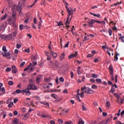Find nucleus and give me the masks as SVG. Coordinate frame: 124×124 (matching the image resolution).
<instances>
[{"label":"nucleus","mask_w":124,"mask_h":124,"mask_svg":"<svg viewBox=\"0 0 124 124\" xmlns=\"http://www.w3.org/2000/svg\"><path fill=\"white\" fill-rule=\"evenodd\" d=\"M23 26H24V29L25 30H29V29H30V27L29 26H28V25H27V24L23 25Z\"/></svg>","instance_id":"nucleus-43"},{"label":"nucleus","mask_w":124,"mask_h":124,"mask_svg":"<svg viewBox=\"0 0 124 124\" xmlns=\"http://www.w3.org/2000/svg\"><path fill=\"white\" fill-rule=\"evenodd\" d=\"M95 23V19H92L90 21L88 22V25L89 27L93 28V24Z\"/></svg>","instance_id":"nucleus-7"},{"label":"nucleus","mask_w":124,"mask_h":124,"mask_svg":"<svg viewBox=\"0 0 124 124\" xmlns=\"http://www.w3.org/2000/svg\"><path fill=\"white\" fill-rule=\"evenodd\" d=\"M102 47L103 49H108V50H107V54H108V55H109L108 48H107L105 46H102Z\"/></svg>","instance_id":"nucleus-30"},{"label":"nucleus","mask_w":124,"mask_h":124,"mask_svg":"<svg viewBox=\"0 0 124 124\" xmlns=\"http://www.w3.org/2000/svg\"><path fill=\"white\" fill-rule=\"evenodd\" d=\"M13 105H14V103H13V102H11L8 106V107H9V108H11L12 107V106H13Z\"/></svg>","instance_id":"nucleus-39"},{"label":"nucleus","mask_w":124,"mask_h":124,"mask_svg":"<svg viewBox=\"0 0 124 124\" xmlns=\"http://www.w3.org/2000/svg\"><path fill=\"white\" fill-rule=\"evenodd\" d=\"M95 81H96V83H100V84H101V83H102L101 79H99V78L96 79Z\"/></svg>","instance_id":"nucleus-37"},{"label":"nucleus","mask_w":124,"mask_h":124,"mask_svg":"<svg viewBox=\"0 0 124 124\" xmlns=\"http://www.w3.org/2000/svg\"><path fill=\"white\" fill-rule=\"evenodd\" d=\"M109 85H111L112 88H114V87L115 88V89H117V88H118V86H117V84H113L112 82H111L110 81H109Z\"/></svg>","instance_id":"nucleus-18"},{"label":"nucleus","mask_w":124,"mask_h":124,"mask_svg":"<svg viewBox=\"0 0 124 124\" xmlns=\"http://www.w3.org/2000/svg\"><path fill=\"white\" fill-rule=\"evenodd\" d=\"M39 103H40V104H43V105L45 106V107H49V103H47L46 102H42V101H40L39 102Z\"/></svg>","instance_id":"nucleus-10"},{"label":"nucleus","mask_w":124,"mask_h":124,"mask_svg":"<svg viewBox=\"0 0 124 124\" xmlns=\"http://www.w3.org/2000/svg\"><path fill=\"white\" fill-rule=\"evenodd\" d=\"M7 114L6 112H3V119H5V117H6Z\"/></svg>","instance_id":"nucleus-50"},{"label":"nucleus","mask_w":124,"mask_h":124,"mask_svg":"<svg viewBox=\"0 0 124 124\" xmlns=\"http://www.w3.org/2000/svg\"><path fill=\"white\" fill-rule=\"evenodd\" d=\"M87 58H93V54H89L86 56Z\"/></svg>","instance_id":"nucleus-56"},{"label":"nucleus","mask_w":124,"mask_h":124,"mask_svg":"<svg viewBox=\"0 0 124 124\" xmlns=\"http://www.w3.org/2000/svg\"><path fill=\"white\" fill-rule=\"evenodd\" d=\"M109 70L110 75V79L111 81H114V80H115L114 78V69L113 68V66L112 65H109Z\"/></svg>","instance_id":"nucleus-4"},{"label":"nucleus","mask_w":124,"mask_h":124,"mask_svg":"<svg viewBox=\"0 0 124 124\" xmlns=\"http://www.w3.org/2000/svg\"><path fill=\"white\" fill-rule=\"evenodd\" d=\"M92 89H93V90H96V89H97V86L95 84H93L92 86Z\"/></svg>","instance_id":"nucleus-29"},{"label":"nucleus","mask_w":124,"mask_h":124,"mask_svg":"<svg viewBox=\"0 0 124 124\" xmlns=\"http://www.w3.org/2000/svg\"><path fill=\"white\" fill-rule=\"evenodd\" d=\"M81 91H84L85 93H87L88 94L93 93V90H92L90 87H86V86L81 88Z\"/></svg>","instance_id":"nucleus-3"},{"label":"nucleus","mask_w":124,"mask_h":124,"mask_svg":"<svg viewBox=\"0 0 124 124\" xmlns=\"http://www.w3.org/2000/svg\"><path fill=\"white\" fill-rule=\"evenodd\" d=\"M20 110H21V112H23V113H26V108H20Z\"/></svg>","instance_id":"nucleus-41"},{"label":"nucleus","mask_w":124,"mask_h":124,"mask_svg":"<svg viewBox=\"0 0 124 124\" xmlns=\"http://www.w3.org/2000/svg\"><path fill=\"white\" fill-rule=\"evenodd\" d=\"M17 10L19 11V14L21 13V11H22V6L20 5V3H18V5L17 7Z\"/></svg>","instance_id":"nucleus-12"},{"label":"nucleus","mask_w":124,"mask_h":124,"mask_svg":"<svg viewBox=\"0 0 124 124\" xmlns=\"http://www.w3.org/2000/svg\"><path fill=\"white\" fill-rule=\"evenodd\" d=\"M90 14L94 16V17H97V18H100V15L99 14L96 15L95 14L90 12Z\"/></svg>","instance_id":"nucleus-15"},{"label":"nucleus","mask_w":124,"mask_h":124,"mask_svg":"<svg viewBox=\"0 0 124 124\" xmlns=\"http://www.w3.org/2000/svg\"><path fill=\"white\" fill-rule=\"evenodd\" d=\"M82 108L83 111H87V108L84 107V103H82Z\"/></svg>","instance_id":"nucleus-42"},{"label":"nucleus","mask_w":124,"mask_h":124,"mask_svg":"<svg viewBox=\"0 0 124 124\" xmlns=\"http://www.w3.org/2000/svg\"><path fill=\"white\" fill-rule=\"evenodd\" d=\"M21 117L22 119L24 120V121H27V120H28L29 118V117H30V113H27L26 114H22Z\"/></svg>","instance_id":"nucleus-6"},{"label":"nucleus","mask_w":124,"mask_h":124,"mask_svg":"<svg viewBox=\"0 0 124 124\" xmlns=\"http://www.w3.org/2000/svg\"><path fill=\"white\" fill-rule=\"evenodd\" d=\"M18 98H15L14 100V103H17V102H18Z\"/></svg>","instance_id":"nucleus-61"},{"label":"nucleus","mask_w":124,"mask_h":124,"mask_svg":"<svg viewBox=\"0 0 124 124\" xmlns=\"http://www.w3.org/2000/svg\"><path fill=\"white\" fill-rule=\"evenodd\" d=\"M42 23V22L41 21H40L39 23H38V29L39 30H40V28H41V23Z\"/></svg>","instance_id":"nucleus-46"},{"label":"nucleus","mask_w":124,"mask_h":124,"mask_svg":"<svg viewBox=\"0 0 124 124\" xmlns=\"http://www.w3.org/2000/svg\"><path fill=\"white\" fill-rule=\"evenodd\" d=\"M61 26H63V23H62V21H60L57 24V27H61Z\"/></svg>","instance_id":"nucleus-31"},{"label":"nucleus","mask_w":124,"mask_h":124,"mask_svg":"<svg viewBox=\"0 0 124 124\" xmlns=\"http://www.w3.org/2000/svg\"><path fill=\"white\" fill-rule=\"evenodd\" d=\"M10 55L11 54L10 53H9V52H6L5 54H3L2 55L3 57H6V58H8L9 59H10Z\"/></svg>","instance_id":"nucleus-14"},{"label":"nucleus","mask_w":124,"mask_h":124,"mask_svg":"<svg viewBox=\"0 0 124 124\" xmlns=\"http://www.w3.org/2000/svg\"><path fill=\"white\" fill-rule=\"evenodd\" d=\"M50 124H56V123L55 122V121L51 120L50 121Z\"/></svg>","instance_id":"nucleus-62"},{"label":"nucleus","mask_w":124,"mask_h":124,"mask_svg":"<svg viewBox=\"0 0 124 124\" xmlns=\"http://www.w3.org/2000/svg\"><path fill=\"white\" fill-rule=\"evenodd\" d=\"M89 81L91 83H94L95 82V80H94V78H91Z\"/></svg>","instance_id":"nucleus-55"},{"label":"nucleus","mask_w":124,"mask_h":124,"mask_svg":"<svg viewBox=\"0 0 124 124\" xmlns=\"http://www.w3.org/2000/svg\"><path fill=\"white\" fill-rule=\"evenodd\" d=\"M50 54H52L53 58H54V59H56V58L57 57V53L54 52L53 51H51V52H50Z\"/></svg>","instance_id":"nucleus-17"},{"label":"nucleus","mask_w":124,"mask_h":124,"mask_svg":"<svg viewBox=\"0 0 124 124\" xmlns=\"http://www.w3.org/2000/svg\"><path fill=\"white\" fill-rule=\"evenodd\" d=\"M70 75H71V79H73L74 77V73H73V72L72 71L70 72Z\"/></svg>","instance_id":"nucleus-40"},{"label":"nucleus","mask_w":124,"mask_h":124,"mask_svg":"<svg viewBox=\"0 0 124 124\" xmlns=\"http://www.w3.org/2000/svg\"><path fill=\"white\" fill-rule=\"evenodd\" d=\"M120 115H121V117H123V116H124V110H123V111L121 112Z\"/></svg>","instance_id":"nucleus-63"},{"label":"nucleus","mask_w":124,"mask_h":124,"mask_svg":"<svg viewBox=\"0 0 124 124\" xmlns=\"http://www.w3.org/2000/svg\"><path fill=\"white\" fill-rule=\"evenodd\" d=\"M65 124H73V122L71 121L64 122Z\"/></svg>","instance_id":"nucleus-33"},{"label":"nucleus","mask_w":124,"mask_h":124,"mask_svg":"<svg viewBox=\"0 0 124 124\" xmlns=\"http://www.w3.org/2000/svg\"><path fill=\"white\" fill-rule=\"evenodd\" d=\"M34 65L33 63H30L28 66H27L26 68L24 69V71H27L31 66V67H34Z\"/></svg>","instance_id":"nucleus-9"},{"label":"nucleus","mask_w":124,"mask_h":124,"mask_svg":"<svg viewBox=\"0 0 124 124\" xmlns=\"http://www.w3.org/2000/svg\"><path fill=\"white\" fill-rule=\"evenodd\" d=\"M41 77H42V76H41V75H38L37 76V77L36 78V82L37 83V84H39V83H40V79H41Z\"/></svg>","instance_id":"nucleus-11"},{"label":"nucleus","mask_w":124,"mask_h":124,"mask_svg":"<svg viewBox=\"0 0 124 124\" xmlns=\"http://www.w3.org/2000/svg\"><path fill=\"white\" fill-rule=\"evenodd\" d=\"M16 35H17V31L13 32V36L14 37H16Z\"/></svg>","instance_id":"nucleus-57"},{"label":"nucleus","mask_w":124,"mask_h":124,"mask_svg":"<svg viewBox=\"0 0 124 124\" xmlns=\"http://www.w3.org/2000/svg\"><path fill=\"white\" fill-rule=\"evenodd\" d=\"M70 24V22H69V23H68V22L66 23V22H65V25L66 27L67 30H68V28H70V26H69V24Z\"/></svg>","instance_id":"nucleus-26"},{"label":"nucleus","mask_w":124,"mask_h":124,"mask_svg":"<svg viewBox=\"0 0 124 124\" xmlns=\"http://www.w3.org/2000/svg\"><path fill=\"white\" fill-rule=\"evenodd\" d=\"M116 124H124L122 123L121 121H117L116 122Z\"/></svg>","instance_id":"nucleus-64"},{"label":"nucleus","mask_w":124,"mask_h":124,"mask_svg":"<svg viewBox=\"0 0 124 124\" xmlns=\"http://www.w3.org/2000/svg\"><path fill=\"white\" fill-rule=\"evenodd\" d=\"M65 8L68 12V15L67 16V19L66 21V24H67V23H69L70 21H69V19L70 18V15H73V9H72V11L69 9L68 7L67 6H65Z\"/></svg>","instance_id":"nucleus-1"},{"label":"nucleus","mask_w":124,"mask_h":124,"mask_svg":"<svg viewBox=\"0 0 124 124\" xmlns=\"http://www.w3.org/2000/svg\"><path fill=\"white\" fill-rule=\"evenodd\" d=\"M79 95L81 98H84V92H82L81 93H79Z\"/></svg>","instance_id":"nucleus-47"},{"label":"nucleus","mask_w":124,"mask_h":124,"mask_svg":"<svg viewBox=\"0 0 124 124\" xmlns=\"http://www.w3.org/2000/svg\"><path fill=\"white\" fill-rule=\"evenodd\" d=\"M59 81L62 83H63L64 82V79L63 78V77H60L59 78Z\"/></svg>","instance_id":"nucleus-32"},{"label":"nucleus","mask_w":124,"mask_h":124,"mask_svg":"<svg viewBox=\"0 0 124 124\" xmlns=\"http://www.w3.org/2000/svg\"><path fill=\"white\" fill-rule=\"evenodd\" d=\"M51 96H52V97H53V98H55V99H57V98L58 97V96L54 93L51 94Z\"/></svg>","instance_id":"nucleus-35"},{"label":"nucleus","mask_w":124,"mask_h":124,"mask_svg":"<svg viewBox=\"0 0 124 124\" xmlns=\"http://www.w3.org/2000/svg\"><path fill=\"white\" fill-rule=\"evenodd\" d=\"M12 36L13 35L12 33H10L8 35L6 36V38H7V39H8L9 40H10V39H11V38H12Z\"/></svg>","instance_id":"nucleus-19"},{"label":"nucleus","mask_w":124,"mask_h":124,"mask_svg":"<svg viewBox=\"0 0 124 124\" xmlns=\"http://www.w3.org/2000/svg\"><path fill=\"white\" fill-rule=\"evenodd\" d=\"M6 17H7V14H5V16H2L1 17V21H3V20H5V19H6Z\"/></svg>","instance_id":"nucleus-24"},{"label":"nucleus","mask_w":124,"mask_h":124,"mask_svg":"<svg viewBox=\"0 0 124 124\" xmlns=\"http://www.w3.org/2000/svg\"><path fill=\"white\" fill-rule=\"evenodd\" d=\"M12 17H13L14 21H15V20H16V12H13Z\"/></svg>","instance_id":"nucleus-20"},{"label":"nucleus","mask_w":124,"mask_h":124,"mask_svg":"<svg viewBox=\"0 0 124 124\" xmlns=\"http://www.w3.org/2000/svg\"><path fill=\"white\" fill-rule=\"evenodd\" d=\"M2 51H3V52H7V49H6V46H2Z\"/></svg>","instance_id":"nucleus-36"},{"label":"nucleus","mask_w":124,"mask_h":124,"mask_svg":"<svg viewBox=\"0 0 124 124\" xmlns=\"http://www.w3.org/2000/svg\"><path fill=\"white\" fill-rule=\"evenodd\" d=\"M16 48L17 49H20V48H21V45H20L19 44H16Z\"/></svg>","instance_id":"nucleus-60"},{"label":"nucleus","mask_w":124,"mask_h":124,"mask_svg":"<svg viewBox=\"0 0 124 124\" xmlns=\"http://www.w3.org/2000/svg\"><path fill=\"white\" fill-rule=\"evenodd\" d=\"M118 56H119L118 53H116V55L114 56V62H117L118 61Z\"/></svg>","instance_id":"nucleus-27"},{"label":"nucleus","mask_w":124,"mask_h":124,"mask_svg":"<svg viewBox=\"0 0 124 124\" xmlns=\"http://www.w3.org/2000/svg\"><path fill=\"white\" fill-rule=\"evenodd\" d=\"M14 116H17V115H18V111L17 110H15L14 111Z\"/></svg>","instance_id":"nucleus-59"},{"label":"nucleus","mask_w":124,"mask_h":124,"mask_svg":"<svg viewBox=\"0 0 124 124\" xmlns=\"http://www.w3.org/2000/svg\"><path fill=\"white\" fill-rule=\"evenodd\" d=\"M51 65H50V67L53 69V70H57L58 68L60 66V63L58 61H55L54 63L50 61Z\"/></svg>","instance_id":"nucleus-2"},{"label":"nucleus","mask_w":124,"mask_h":124,"mask_svg":"<svg viewBox=\"0 0 124 124\" xmlns=\"http://www.w3.org/2000/svg\"><path fill=\"white\" fill-rule=\"evenodd\" d=\"M14 84V82L11 80L8 82V85L9 86H12Z\"/></svg>","instance_id":"nucleus-45"},{"label":"nucleus","mask_w":124,"mask_h":124,"mask_svg":"<svg viewBox=\"0 0 124 124\" xmlns=\"http://www.w3.org/2000/svg\"><path fill=\"white\" fill-rule=\"evenodd\" d=\"M69 45V42H68L67 44L63 46V48H68V46Z\"/></svg>","instance_id":"nucleus-48"},{"label":"nucleus","mask_w":124,"mask_h":124,"mask_svg":"<svg viewBox=\"0 0 124 124\" xmlns=\"http://www.w3.org/2000/svg\"><path fill=\"white\" fill-rule=\"evenodd\" d=\"M22 93H26V95H31V93L30 92V90L27 88L25 90H22Z\"/></svg>","instance_id":"nucleus-5"},{"label":"nucleus","mask_w":124,"mask_h":124,"mask_svg":"<svg viewBox=\"0 0 124 124\" xmlns=\"http://www.w3.org/2000/svg\"><path fill=\"white\" fill-rule=\"evenodd\" d=\"M33 69H34V67H31L30 68H29L26 71H27L28 73H31V72L33 71Z\"/></svg>","instance_id":"nucleus-16"},{"label":"nucleus","mask_w":124,"mask_h":124,"mask_svg":"<svg viewBox=\"0 0 124 124\" xmlns=\"http://www.w3.org/2000/svg\"><path fill=\"white\" fill-rule=\"evenodd\" d=\"M19 30H20V31L24 30V25L21 24L19 25Z\"/></svg>","instance_id":"nucleus-38"},{"label":"nucleus","mask_w":124,"mask_h":124,"mask_svg":"<svg viewBox=\"0 0 124 124\" xmlns=\"http://www.w3.org/2000/svg\"><path fill=\"white\" fill-rule=\"evenodd\" d=\"M24 52H26V53H30V48H28L27 49H25L24 50Z\"/></svg>","instance_id":"nucleus-54"},{"label":"nucleus","mask_w":124,"mask_h":124,"mask_svg":"<svg viewBox=\"0 0 124 124\" xmlns=\"http://www.w3.org/2000/svg\"><path fill=\"white\" fill-rule=\"evenodd\" d=\"M16 93H23V90L17 89L16 90Z\"/></svg>","instance_id":"nucleus-28"},{"label":"nucleus","mask_w":124,"mask_h":124,"mask_svg":"<svg viewBox=\"0 0 124 124\" xmlns=\"http://www.w3.org/2000/svg\"><path fill=\"white\" fill-rule=\"evenodd\" d=\"M1 38H2V39H6V36L5 35H2L1 36Z\"/></svg>","instance_id":"nucleus-58"},{"label":"nucleus","mask_w":124,"mask_h":124,"mask_svg":"<svg viewBox=\"0 0 124 124\" xmlns=\"http://www.w3.org/2000/svg\"><path fill=\"white\" fill-rule=\"evenodd\" d=\"M32 90L33 91H34L35 90H37V87H36V86H35L33 84H32Z\"/></svg>","instance_id":"nucleus-34"},{"label":"nucleus","mask_w":124,"mask_h":124,"mask_svg":"<svg viewBox=\"0 0 124 124\" xmlns=\"http://www.w3.org/2000/svg\"><path fill=\"white\" fill-rule=\"evenodd\" d=\"M93 78H97V75H96L94 73L92 74Z\"/></svg>","instance_id":"nucleus-49"},{"label":"nucleus","mask_w":124,"mask_h":124,"mask_svg":"<svg viewBox=\"0 0 124 124\" xmlns=\"http://www.w3.org/2000/svg\"><path fill=\"white\" fill-rule=\"evenodd\" d=\"M6 72H10V71H11V68L10 67H7L5 70Z\"/></svg>","instance_id":"nucleus-44"},{"label":"nucleus","mask_w":124,"mask_h":124,"mask_svg":"<svg viewBox=\"0 0 124 124\" xmlns=\"http://www.w3.org/2000/svg\"><path fill=\"white\" fill-rule=\"evenodd\" d=\"M65 56V54H64V52H63L60 56V60L62 61L63 59H64V57Z\"/></svg>","instance_id":"nucleus-22"},{"label":"nucleus","mask_w":124,"mask_h":124,"mask_svg":"<svg viewBox=\"0 0 124 124\" xmlns=\"http://www.w3.org/2000/svg\"><path fill=\"white\" fill-rule=\"evenodd\" d=\"M31 61H36L37 60V56L35 55L31 57Z\"/></svg>","instance_id":"nucleus-25"},{"label":"nucleus","mask_w":124,"mask_h":124,"mask_svg":"<svg viewBox=\"0 0 124 124\" xmlns=\"http://www.w3.org/2000/svg\"><path fill=\"white\" fill-rule=\"evenodd\" d=\"M26 63V62H22V63L20 64V66L21 67H23V66H24V65H25V64Z\"/></svg>","instance_id":"nucleus-52"},{"label":"nucleus","mask_w":124,"mask_h":124,"mask_svg":"<svg viewBox=\"0 0 124 124\" xmlns=\"http://www.w3.org/2000/svg\"><path fill=\"white\" fill-rule=\"evenodd\" d=\"M119 38H120V39H121L122 42H123L124 43V36H123L122 37H120Z\"/></svg>","instance_id":"nucleus-53"},{"label":"nucleus","mask_w":124,"mask_h":124,"mask_svg":"<svg viewBox=\"0 0 124 124\" xmlns=\"http://www.w3.org/2000/svg\"><path fill=\"white\" fill-rule=\"evenodd\" d=\"M13 124H19V119L17 118H15L13 121Z\"/></svg>","instance_id":"nucleus-13"},{"label":"nucleus","mask_w":124,"mask_h":124,"mask_svg":"<svg viewBox=\"0 0 124 124\" xmlns=\"http://www.w3.org/2000/svg\"><path fill=\"white\" fill-rule=\"evenodd\" d=\"M27 90H29L30 91H31V90H32V84H29L27 87Z\"/></svg>","instance_id":"nucleus-21"},{"label":"nucleus","mask_w":124,"mask_h":124,"mask_svg":"<svg viewBox=\"0 0 124 124\" xmlns=\"http://www.w3.org/2000/svg\"><path fill=\"white\" fill-rule=\"evenodd\" d=\"M12 72L14 74L17 73V67H16V66L14 65L12 66Z\"/></svg>","instance_id":"nucleus-8"},{"label":"nucleus","mask_w":124,"mask_h":124,"mask_svg":"<svg viewBox=\"0 0 124 124\" xmlns=\"http://www.w3.org/2000/svg\"><path fill=\"white\" fill-rule=\"evenodd\" d=\"M73 58H74V55H73V54H71L68 57V59H73Z\"/></svg>","instance_id":"nucleus-51"},{"label":"nucleus","mask_w":124,"mask_h":124,"mask_svg":"<svg viewBox=\"0 0 124 124\" xmlns=\"http://www.w3.org/2000/svg\"><path fill=\"white\" fill-rule=\"evenodd\" d=\"M85 122L83 121V119H80L78 122V124H84Z\"/></svg>","instance_id":"nucleus-23"}]
</instances>
